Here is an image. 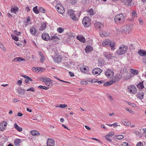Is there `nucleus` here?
<instances>
[{"mask_svg":"<svg viewBox=\"0 0 146 146\" xmlns=\"http://www.w3.org/2000/svg\"><path fill=\"white\" fill-rule=\"evenodd\" d=\"M114 20L115 23L117 25H119L124 22L125 17L122 14H118L115 17Z\"/></svg>","mask_w":146,"mask_h":146,"instance_id":"nucleus-1","label":"nucleus"},{"mask_svg":"<svg viewBox=\"0 0 146 146\" xmlns=\"http://www.w3.org/2000/svg\"><path fill=\"white\" fill-rule=\"evenodd\" d=\"M127 49V48L126 46L124 45H122L118 49L117 52L118 54L122 55L125 54L126 52Z\"/></svg>","mask_w":146,"mask_h":146,"instance_id":"nucleus-2","label":"nucleus"},{"mask_svg":"<svg viewBox=\"0 0 146 146\" xmlns=\"http://www.w3.org/2000/svg\"><path fill=\"white\" fill-rule=\"evenodd\" d=\"M82 23L86 27H89L91 25L90 18L88 17H84L82 21Z\"/></svg>","mask_w":146,"mask_h":146,"instance_id":"nucleus-3","label":"nucleus"},{"mask_svg":"<svg viewBox=\"0 0 146 146\" xmlns=\"http://www.w3.org/2000/svg\"><path fill=\"white\" fill-rule=\"evenodd\" d=\"M74 11L72 9H70L68 11L67 15L70 16L71 18L74 21H76L77 20V18L75 17L74 13Z\"/></svg>","mask_w":146,"mask_h":146,"instance_id":"nucleus-4","label":"nucleus"},{"mask_svg":"<svg viewBox=\"0 0 146 146\" xmlns=\"http://www.w3.org/2000/svg\"><path fill=\"white\" fill-rule=\"evenodd\" d=\"M42 79L44 82L46 86H52V82L50 79L45 77L43 78Z\"/></svg>","mask_w":146,"mask_h":146,"instance_id":"nucleus-5","label":"nucleus"},{"mask_svg":"<svg viewBox=\"0 0 146 146\" xmlns=\"http://www.w3.org/2000/svg\"><path fill=\"white\" fill-rule=\"evenodd\" d=\"M128 89L131 94H135L137 92V89L135 86L131 85L128 87Z\"/></svg>","mask_w":146,"mask_h":146,"instance_id":"nucleus-6","label":"nucleus"},{"mask_svg":"<svg viewBox=\"0 0 146 146\" xmlns=\"http://www.w3.org/2000/svg\"><path fill=\"white\" fill-rule=\"evenodd\" d=\"M105 75L108 78H110L114 75V72L112 70L107 69V71L105 72Z\"/></svg>","mask_w":146,"mask_h":146,"instance_id":"nucleus-7","label":"nucleus"},{"mask_svg":"<svg viewBox=\"0 0 146 146\" xmlns=\"http://www.w3.org/2000/svg\"><path fill=\"white\" fill-rule=\"evenodd\" d=\"M94 26L95 29L96 30L100 29L104 27V25L102 23L98 22L95 23Z\"/></svg>","mask_w":146,"mask_h":146,"instance_id":"nucleus-8","label":"nucleus"},{"mask_svg":"<svg viewBox=\"0 0 146 146\" xmlns=\"http://www.w3.org/2000/svg\"><path fill=\"white\" fill-rule=\"evenodd\" d=\"M16 91L17 92L19 96L23 97V95H25V90L22 89L21 88L16 89Z\"/></svg>","mask_w":146,"mask_h":146,"instance_id":"nucleus-9","label":"nucleus"},{"mask_svg":"<svg viewBox=\"0 0 146 146\" xmlns=\"http://www.w3.org/2000/svg\"><path fill=\"white\" fill-rule=\"evenodd\" d=\"M56 7L57 8L58 12L62 14L64 12V7L60 5H58Z\"/></svg>","mask_w":146,"mask_h":146,"instance_id":"nucleus-10","label":"nucleus"},{"mask_svg":"<svg viewBox=\"0 0 146 146\" xmlns=\"http://www.w3.org/2000/svg\"><path fill=\"white\" fill-rule=\"evenodd\" d=\"M41 37L45 41H48L50 39L48 34L46 33H44L42 34L41 35Z\"/></svg>","mask_w":146,"mask_h":146,"instance_id":"nucleus-11","label":"nucleus"},{"mask_svg":"<svg viewBox=\"0 0 146 146\" xmlns=\"http://www.w3.org/2000/svg\"><path fill=\"white\" fill-rule=\"evenodd\" d=\"M102 70L99 68H95L94 69H93L92 71V74L94 75H96L97 74L99 75L100 74Z\"/></svg>","mask_w":146,"mask_h":146,"instance_id":"nucleus-12","label":"nucleus"},{"mask_svg":"<svg viewBox=\"0 0 146 146\" xmlns=\"http://www.w3.org/2000/svg\"><path fill=\"white\" fill-rule=\"evenodd\" d=\"M7 125V122L6 121H3L0 124V130L3 131L5 129Z\"/></svg>","mask_w":146,"mask_h":146,"instance_id":"nucleus-13","label":"nucleus"},{"mask_svg":"<svg viewBox=\"0 0 146 146\" xmlns=\"http://www.w3.org/2000/svg\"><path fill=\"white\" fill-rule=\"evenodd\" d=\"M47 146H54L55 141L54 140L50 139H48L46 143Z\"/></svg>","mask_w":146,"mask_h":146,"instance_id":"nucleus-14","label":"nucleus"},{"mask_svg":"<svg viewBox=\"0 0 146 146\" xmlns=\"http://www.w3.org/2000/svg\"><path fill=\"white\" fill-rule=\"evenodd\" d=\"M104 56L108 59H111L112 57H115L114 56H112L110 52H104Z\"/></svg>","mask_w":146,"mask_h":146,"instance_id":"nucleus-15","label":"nucleus"},{"mask_svg":"<svg viewBox=\"0 0 146 146\" xmlns=\"http://www.w3.org/2000/svg\"><path fill=\"white\" fill-rule=\"evenodd\" d=\"M132 26L130 25L126 26L124 27V31L128 33L130 32L132 29Z\"/></svg>","mask_w":146,"mask_h":146,"instance_id":"nucleus-16","label":"nucleus"},{"mask_svg":"<svg viewBox=\"0 0 146 146\" xmlns=\"http://www.w3.org/2000/svg\"><path fill=\"white\" fill-rule=\"evenodd\" d=\"M138 53L141 56H146V51L145 50H140L138 51Z\"/></svg>","mask_w":146,"mask_h":146,"instance_id":"nucleus-17","label":"nucleus"},{"mask_svg":"<svg viewBox=\"0 0 146 146\" xmlns=\"http://www.w3.org/2000/svg\"><path fill=\"white\" fill-rule=\"evenodd\" d=\"M31 135L33 136H38L40 135V133L37 131L36 130H33L31 131Z\"/></svg>","mask_w":146,"mask_h":146,"instance_id":"nucleus-18","label":"nucleus"},{"mask_svg":"<svg viewBox=\"0 0 146 146\" xmlns=\"http://www.w3.org/2000/svg\"><path fill=\"white\" fill-rule=\"evenodd\" d=\"M54 60L56 62H60L62 60L61 56L60 55H58L57 57L54 58Z\"/></svg>","mask_w":146,"mask_h":146,"instance_id":"nucleus-19","label":"nucleus"},{"mask_svg":"<svg viewBox=\"0 0 146 146\" xmlns=\"http://www.w3.org/2000/svg\"><path fill=\"white\" fill-rule=\"evenodd\" d=\"M46 28V23L44 22L41 24V25L40 27L39 30L42 31L45 29Z\"/></svg>","mask_w":146,"mask_h":146,"instance_id":"nucleus-20","label":"nucleus"},{"mask_svg":"<svg viewBox=\"0 0 146 146\" xmlns=\"http://www.w3.org/2000/svg\"><path fill=\"white\" fill-rule=\"evenodd\" d=\"M110 42V40L109 39H106L103 42L102 45L104 46H109V43Z\"/></svg>","mask_w":146,"mask_h":146,"instance_id":"nucleus-21","label":"nucleus"},{"mask_svg":"<svg viewBox=\"0 0 146 146\" xmlns=\"http://www.w3.org/2000/svg\"><path fill=\"white\" fill-rule=\"evenodd\" d=\"M100 34L102 37L108 36L109 35V33L108 32H105V31L100 32Z\"/></svg>","mask_w":146,"mask_h":146,"instance_id":"nucleus-22","label":"nucleus"},{"mask_svg":"<svg viewBox=\"0 0 146 146\" xmlns=\"http://www.w3.org/2000/svg\"><path fill=\"white\" fill-rule=\"evenodd\" d=\"M30 31L31 33L34 35H35L36 33V29L33 27H31L30 29Z\"/></svg>","mask_w":146,"mask_h":146,"instance_id":"nucleus-23","label":"nucleus"},{"mask_svg":"<svg viewBox=\"0 0 146 146\" xmlns=\"http://www.w3.org/2000/svg\"><path fill=\"white\" fill-rule=\"evenodd\" d=\"M25 60L24 59L20 57H16L14 58L12 61V62H21Z\"/></svg>","mask_w":146,"mask_h":146,"instance_id":"nucleus-24","label":"nucleus"},{"mask_svg":"<svg viewBox=\"0 0 146 146\" xmlns=\"http://www.w3.org/2000/svg\"><path fill=\"white\" fill-rule=\"evenodd\" d=\"M92 50V48L90 46H87L85 48L86 52L88 53L90 52Z\"/></svg>","mask_w":146,"mask_h":146,"instance_id":"nucleus-25","label":"nucleus"},{"mask_svg":"<svg viewBox=\"0 0 146 146\" xmlns=\"http://www.w3.org/2000/svg\"><path fill=\"white\" fill-rule=\"evenodd\" d=\"M144 94L143 92L138 93L137 95V97L140 99L142 100L143 98Z\"/></svg>","mask_w":146,"mask_h":146,"instance_id":"nucleus-26","label":"nucleus"},{"mask_svg":"<svg viewBox=\"0 0 146 146\" xmlns=\"http://www.w3.org/2000/svg\"><path fill=\"white\" fill-rule=\"evenodd\" d=\"M137 88L139 89H142L144 88L143 85V82H140L137 86Z\"/></svg>","mask_w":146,"mask_h":146,"instance_id":"nucleus-27","label":"nucleus"},{"mask_svg":"<svg viewBox=\"0 0 146 146\" xmlns=\"http://www.w3.org/2000/svg\"><path fill=\"white\" fill-rule=\"evenodd\" d=\"M14 127L18 131L20 132L22 131V128L19 127L16 123H15L14 124Z\"/></svg>","mask_w":146,"mask_h":146,"instance_id":"nucleus-28","label":"nucleus"},{"mask_svg":"<svg viewBox=\"0 0 146 146\" xmlns=\"http://www.w3.org/2000/svg\"><path fill=\"white\" fill-rule=\"evenodd\" d=\"M115 44V43L114 42H111L110 41V42L109 43V46H110V47H111L112 50H113L114 49Z\"/></svg>","mask_w":146,"mask_h":146,"instance_id":"nucleus-29","label":"nucleus"},{"mask_svg":"<svg viewBox=\"0 0 146 146\" xmlns=\"http://www.w3.org/2000/svg\"><path fill=\"white\" fill-rule=\"evenodd\" d=\"M21 140L20 139H17L14 142L15 145H19V143H21Z\"/></svg>","mask_w":146,"mask_h":146,"instance_id":"nucleus-30","label":"nucleus"},{"mask_svg":"<svg viewBox=\"0 0 146 146\" xmlns=\"http://www.w3.org/2000/svg\"><path fill=\"white\" fill-rule=\"evenodd\" d=\"M77 38L80 41L83 42H84L85 41V39L84 37L77 36Z\"/></svg>","mask_w":146,"mask_h":146,"instance_id":"nucleus-31","label":"nucleus"},{"mask_svg":"<svg viewBox=\"0 0 146 146\" xmlns=\"http://www.w3.org/2000/svg\"><path fill=\"white\" fill-rule=\"evenodd\" d=\"M131 72L132 74L134 75H137L139 73L137 70L134 69H131Z\"/></svg>","mask_w":146,"mask_h":146,"instance_id":"nucleus-32","label":"nucleus"},{"mask_svg":"<svg viewBox=\"0 0 146 146\" xmlns=\"http://www.w3.org/2000/svg\"><path fill=\"white\" fill-rule=\"evenodd\" d=\"M131 15L133 18H134L137 17V13L135 11L133 10L131 13Z\"/></svg>","mask_w":146,"mask_h":146,"instance_id":"nucleus-33","label":"nucleus"},{"mask_svg":"<svg viewBox=\"0 0 146 146\" xmlns=\"http://www.w3.org/2000/svg\"><path fill=\"white\" fill-rule=\"evenodd\" d=\"M33 11L36 14H38L39 13L38 10L37 9V6L33 8Z\"/></svg>","mask_w":146,"mask_h":146,"instance_id":"nucleus-34","label":"nucleus"},{"mask_svg":"<svg viewBox=\"0 0 146 146\" xmlns=\"http://www.w3.org/2000/svg\"><path fill=\"white\" fill-rule=\"evenodd\" d=\"M38 88L42 89H44L45 90H47L49 89V88L48 87H46L42 86L40 85L38 87Z\"/></svg>","mask_w":146,"mask_h":146,"instance_id":"nucleus-35","label":"nucleus"},{"mask_svg":"<svg viewBox=\"0 0 146 146\" xmlns=\"http://www.w3.org/2000/svg\"><path fill=\"white\" fill-rule=\"evenodd\" d=\"M18 8L17 7L16 8H12L11 9V12L15 13L18 11Z\"/></svg>","mask_w":146,"mask_h":146,"instance_id":"nucleus-36","label":"nucleus"},{"mask_svg":"<svg viewBox=\"0 0 146 146\" xmlns=\"http://www.w3.org/2000/svg\"><path fill=\"white\" fill-rule=\"evenodd\" d=\"M111 82H106L104 84V86H109L112 84V83H111Z\"/></svg>","mask_w":146,"mask_h":146,"instance_id":"nucleus-37","label":"nucleus"},{"mask_svg":"<svg viewBox=\"0 0 146 146\" xmlns=\"http://www.w3.org/2000/svg\"><path fill=\"white\" fill-rule=\"evenodd\" d=\"M23 77L27 79L29 81H33V80L30 77L26 76V75H22V76Z\"/></svg>","mask_w":146,"mask_h":146,"instance_id":"nucleus-38","label":"nucleus"},{"mask_svg":"<svg viewBox=\"0 0 146 146\" xmlns=\"http://www.w3.org/2000/svg\"><path fill=\"white\" fill-rule=\"evenodd\" d=\"M80 70L81 72H86L87 70L86 68L84 67H80Z\"/></svg>","mask_w":146,"mask_h":146,"instance_id":"nucleus-39","label":"nucleus"},{"mask_svg":"<svg viewBox=\"0 0 146 146\" xmlns=\"http://www.w3.org/2000/svg\"><path fill=\"white\" fill-rule=\"evenodd\" d=\"M57 31L59 33H61L64 31V29L62 28L59 27L58 28Z\"/></svg>","mask_w":146,"mask_h":146,"instance_id":"nucleus-40","label":"nucleus"},{"mask_svg":"<svg viewBox=\"0 0 146 146\" xmlns=\"http://www.w3.org/2000/svg\"><path fill=\"white\" fill-rule=\"evenodd\" d=\"M67 106V105L66 104H60V105L59 106H56V107H59V108H65V107H66Z\"/></svg>","mask_w":146,"mask_h":146,"instance_id":"nucleus-41","label":"nucleus"},{"mask_svg":"<svg viewBox=\"0 0 146 146\" xmlns=\"http://www.w3.org/2000/svg\"><path fill=\"white\" fill-rule=\"evenodd\" d=\"M94 10L92 9H90L88 11V13L91 15H93L94 14Z\"/></svg>","mask_w":146,"mask_h":146,"instance_id":"nucleus-42","label":"nucleus"},{"mask_svg":"<svg viewBox=\"0 0 146 146\" xmlns=\"http://www.w3.org/2000/svg\"><path fill=\"white\" fill-rule=\"evenodd\" d=\"M12 38L15 40L17 41L19 40L18 37L15 36L11 35Z\"/></svg>","mask_w":146,"mask_h":146,"instance_id":"nucleus-43","label":"nucleus"},{"mask_svg":"<svg viewBox=\"0 0 146 146\" xmlns=\"http://www.w3.org/2000/svg\"><path fill=\"white\" fill-rule=\"evenodd\" d=\"M116 136V138L119 140L122 139L123 138V136L122 135H119L118 136Z\"/></svg>","mask_w":146,"mask_h":146,"instance_id":"nucleus-44","label":"nucleus"},{"mask_svg":"<svg viewBox=\"0 0 146 146\" xmlns=\"http://www.w3.org/2000/svg\"><path fill=\"white\" fill-rule=\"evenodd\" d=\"M40 68L37 67H34L32 68V70L33 71H34L35 70V71H38V70H39Z\"/></svg>","mask_w":146,"mask_h":146,"instance_id":"nucleus-45","label":"nucleus"},{"mask_svg":"<svg viewBox=\"0 0 146 146\" xmlns=\"http://www.w3.org/2000/svg\"><path fill=\"white\" fill-rule=\"evenodd\" d=\"M80 84L81 85H86L88 84V83L86 81H81L80 82Z\"/></svg>","mask_w":146,"mask_h":146,"instance_id":"nucleus-46","label":"nucleus"},{"mask_svg":"<svg viewBox=\"0 0 146 146\" xmlns=\"http://www.w3.org/2000/svg\"><path fill=\"white\" fill-rule=\"evenodd\" d=\"M138 21L140 24L142 25L143 23L142 19L141 18H139L138 19Z\"/></svg>","mask_w":146,"mask_h":146,"instance_id":"nucleus-47","label":"nucleus"},{"mask_svg":"<svg viewBox=\"0 0 146 146\" xmlns=\"http://www.w3.org/2000/svg\"><path fill=\"white\" fill-rule=\"evenodd\" d=\"M39 11L42 13H44L45 12V10L42 7H40L39 9Z\"/></svg>","mask_w":146,"mask_h":146,"instance_id":"nucleus-48","label":"nucleus"},{"mask_svg":"<svg viewBox=\"0 0 146 146\" xmlns=\"http://www.w3.org/2000/svg\"><path fill=\"white\" fill-rule=\"evenodd\" d=\"M106 138L110 141H111L112 140L110 138V137L108 135H107L105 136Z\"/></svg>","mask_w":146,"mask_h":146,"instance_id":"nucleus-49","label":"nucleus"},{"mask_svg":"<svg viewBox=\"0 0 146 146\" xmlns=\"http://www.w3.org/2000/svg\"><path fill=\"white\" fill-rule=\"evenodd\" d=\"M26 90L27 91H32V92H34L35 91L34 88L33 87L30 88H29L27 90Z\"/></svg>","mask_w":146,"mask_h":146,"instance_id":"nucleus-50","label":"nucleus"},{"mask_svg":"<svg viewBox=\"0 0 146 146\" xmlns=\"http://www.w3.org/2000/svg\"><path fill=\"white\" fill-rule=\"evenodd\" d=\"M132 0H127L126 5H130V3L132 1Z\"/></svg>","mask_w":146,"mask_h":146,"instance_id":"nucleus-51","label":"nucleus"},{"mask_svg":"<svg viewBox=\"0 0 146 146\" xmlns=\"http://www.w3.org/2000/svg\"><path fill=\"white\" fill-rule=\"evenodd\" d=\"M58 37L57 36H53L51 37V39L52 40H54L55 39H58Z\"/></svg>","mask_w":146,"mask_h":146,"instance_id":"nucleus-52","label":"nucleus"},{"mask_svg":"<svg viewBox=\"0 0 146 146\" xmlns=\"http://www.w3.org/2000/svg\"><path fill=\"white\" fill-rule=\"evenodd\" d=\"M45 69L44 68H39V70H38V72H42L43 71H44Z\"/></svg>","mask_w":146,"mask_h":146,"instance_id":"nucleus-53","label":"nucleus"},{"mask_svg":"<svg viewBox=\"0 0 146 146\" xmlns=\"http://www.w3.org/2000/svg\"><path fill=\"white\" fill-rule=\"evenodd\" d=\"M91 139L93 140L98 141L99 142L101 143H102V142H101L100 140H99L98 139L96 138H95L94 137H92V138Z\"/></svg>","mask_w":146,"mask_h":146,"instance_id":"nucleus-54","label":"nucleus"},{"mask_svg":"<svg viewBox=\"0 0 146 146\" xmlns=\"http://www.w3.org/2000/svg\"><path fill=\"white\" fill-rule=\"evenodd\" d=\"M98 81V80L97 79H94L91 80V82L92 83H94L96 82H97Z\"/></svg>","mask_w":146,"mask_h":146,"instance_id":"nucleus-55","label":"nucleus"},{"mask_svg":"<svg viewBox=\"0 0 146 146\" xmlns=\"http://www.w3.org/2000/svg\"><path fill=\"white\" fill-rule=\"evenodd\" d=\"M15 33L18 36L20 34V32H18L17 31H14Z\"/></svg>","mask_w":146,"mask_h":146,"instance_id":"nucleus-56","label":"nucleus"},{"mask_svg":"<svg viewBox=\"0 0 146 146\" xmlns=\"http://www.w3.org/2000/svg\"><path fill=\"white\" fill-rule=\"evenodd\" d=\"M108 135L109 136H110V137H111L112 136V135H114V132H110L109 134H108Z\"/></svg>","mask_w":146,"mask_h":146,"instance_id":"nucleus-57","label":"nucleus"},{"mask_svg":"<svg viewBox=\"0 0 146 146\" xmlns=\"http://www.w3.org/2000/svg\"><path fill=\"white\" fill-rule=\"evenodd\" d=\"M129 145V144L126 143L125 142L124 144L122 145V146H128Z\"/></svg>","mask_w":146,"mask_h":146,"instance_id":"nucleus-58","label":"nucleus"},{"mask_svg":"<svg viewBox=\"0 0 146 146\" xmlns=\"http://www.w3.org/2000/svg\"><path fill=\"white\" fill-rule=\"evenodd\" d=\"M143 143L141 142H139V143H138L137 145H136L137 146H142Z\"/></svg>","mask_w":146,"mask_h":146,"instance_id":"nucleus-59","label":"nucleus"},{"mask_svg":"<svg viewBox=\"0 0 146 146\" xmlns=\"http://www.w3.org/2000/svg\"><path fill=\"white\" fill-rule=\"evenodd\" d=\"M0 47L3 49V48H4L2 43L1 42H0Z\"/></svg>","mask_w":146,"mask_h":146,"instance_id":"nucleus-60","label":"nucleus"},{"mask_svg":"<svg viewBox=\"0 0 146 146\" xmlns=\"http://www.w3.org/2000/svg\"><path fill=\"white\" fill-rule=\"evenodd\" d=\"M117 123H115L113 124H112V125H113L114 127H116L118 125H117Z\"/></svg>","mask_w":146,"mask_h":146,"instance_id":"nucleus-61","label":"nucleus"},{"mask_svg":"<svg viewBox=\"0 0 146 146\" xmlns=\"http://www.w3.org/2000/svg\"><path fill=\"white\" fill-rule=\"evenodd\" d=\"M38 53L40 55L41 57L43 58L44 56L42 55V54L41 53V52L40 51H39L38 52Z\"/></svg>","mask_w":146,"mask_h":146,"instance_id":"nucleus-62","label":"nucleus"},{"mask_svg":"<svg viewBox=\"0 0 146 146\" xmlns=\"http://www.w3.org/2000/svg\"><path fill=\"white\" fill-rule=\"evenodd\" d=\"M17 115L21 117L23 115V114L19 112L17 113Z\"/></svg>","mask_w":146,"mask_h":146,"instance_id":"nucleus-63","label":"nucleus"},{"mask_svg":"<svg viewBox=\"0 0 146 146\" xmlns=\"http://www.w3.org/2000/svg\"><path fill=\"white\" fill-rule=\"evenodd\" d=\"M69 74H70L71 76H74V74L72 72H69Z\"/></svg>","mask_w":146,"mask_h":146,"instance_id":"nucleus-64","label":"nucleus"}]
</instances>
